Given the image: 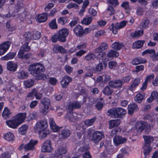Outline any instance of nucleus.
I'll return each instance as SVG.
<instances>
[{"label":"nucleus","instance_id":"1","mask_svg":"<svg viewBox=\"0 0 158 158\" xmlns=\"http://www.w3.org/2000/svg\"><path fill=\"white\" fill-rule=\"evenodd\" d=\"M27 70L31 74L37 78L45 71V69L43 64L38 62L29 65Z\"/></svg>","mask_w":158,"mask_h":158},{"label":"nucleus","instance_id":"2","mask_svg":"<svg viewBox=\"0 0 158 158\" xmlns=\"http://www.w3.org/2000/svg\"><path fill=\"white\" fill-rule=\"evenodd\" d=\"M69 33L68 30L65 28L61 29L59 31L57 34L53 35L51 38L52 41L55 43L58 40L62 42H64L66 40V37Z\"/></svg>","mask_w":158,"mask_h":158},{"label":"nucleus","instance_id":"3","mask_svg":"<svg viewBox=\"0 0 158 158\" xmlns=\"http://www.w3.org/2000/svg\"><path fill=\"white\" fill-rule=\"evenodd\" d=\"M107 112L111 117L118 118L124 115L126 113V111L123 108L117 107L109 110Z\"/></svg>","mask_w":158,"mask_h":158},{"label":"nucleus","instance_id":"4","mask_svg":"<svg viewBox=\"0 0 158 158\" xmlns=\"http://www.w3.org/2000/svg\"><path fill=\"white\" fill-rule=\"evenodd\" d=\"M81 107V105L79 102L77 101H74L70 102L68 106V109L69 111L70 115L69 116V119L70 120L74 122L77 119V117L72 114L71 111L74 109L80 108Z\"/></svg>","mask_w":158,"mask_h":158},{"label":"nucleus","instance_id":"5","mask_svg":"<svg viewBox=\"0 0 158 158\" xmlns=\"http://www.w3.org/2000/svg\"><path fill=\"white\" fill-rule=\"evenodd\" d=\"M135 128L136 130L135 131L136 132L137 130L139 132H142L144 129H146V132L147 133L150 131L151 126L148 124V123L145 122H138L136 123L135 124Z\"/></svg>","mask_w":158,"mask_h":158},{"label":"nucleus","instance_id":"6","mask_svg":"<svg viewBox=\"0 0 158 158\" xmlns=\"http://www.w3.org/2000/svg\"><path fill=\"white\" fill-rule=\"evenodd\" d=\"M127 22L125 21H123L120 23H117L115 24L112 23L109 29L113 31V33L116 34L117 33V30L124 27L126 25Z\"/></svg>","mask_w":158,"mask_h":158},{"label":"nucleus","instance_id":"7","mask_svg":"<svg viewBox=\"0 0 158 158\" xmlns=\"http://www.w3.org/2000/svg\"><path fill=\"white\" fill-rule=\"evenodd\" d=\"M38 142L37 140L31 139L29 143L25 145L21 144L19 146V148H23L26 151L32 150L35 149V146Z\"/></svg>","mask_w":158,"mask_h":158},{"label":"nucleus","instance_id":"8","mask_svg":"<svg viewBox=\"0 0 158 158\" xmlns=\"http://www.w3.org/2000/svg\"><path fill=\"white\" fill-rule=\"evenodd\" d=\"M47 122L45 119L41 120L38 121L35 127L36 131H41L46 130L48 127Z\"/></svg>","mask_w":158,"mask_h":158},{"label":"nucleus","instance_id":"9","mask_svg":"<svg viewBox=\"0 0 158 158\" xmlns=\"http://www.w3.org/2000/svg\"><path fill=\"white\" fill-rule=\"evenodd\" d=\"M104 137V134L103 132L96 131L93 134L91 140L94 143H97Z\"/></svg>","mask_w":158,"mask_h":158},{"label":"nucleus","instance_id":"10","mask_svg":"<svg viewBox=\"0 0 158 158\" xmlns=\"http://www.w3.org/2000/svg\"><path fill=\"white\" fill-rule=\"evenodd\" d=\"M51 143L49 140L45 141L42 146V151L43 152H50L52 149Z\"/></svg>","mask_w":158,"mask_h":158},{"label":"nucleus","instance_id":"11","mask_svg":"<svg viewBox=\"0 0 158 158\" xmlns=\"http://www.w3.org/2000/svg\"><path fill=\"white\" fill-rule=\"evenodd\" d=\"M127 140L126 138H122L119 135H116L113 138L114 143L116 146L126 143Z\"/></svg>","mask_w":158,"mask_h":158},{"label":"nucleus","instance_id":"12","mask_svg":"<svg viewBox=\"0 0 158 158\" xmlns=\"http://www.w3.org/2000/svg\"><path fill=\"white\" fill-rule=\"evenodd\" d=\"M10 43L9 41L4 42L0 45V55L4 54L8 49Z\"/></svg>","mask_w":158,"mask_h":158},{"label":"nucleus","instance_id":"13","mask_svg":"<svg viewBox=\"0 0 158 158\" xmlns=\"http://www.w3.org/2000/svg\"><path fill=\"white\" fill-rule=\"evenodd\" d=\"M123 81L121 80L117 79L114 81H110L109 82V85L112 86L113 88L118 89L120 88L123 85Z\"/></svg>","mask_w":158,"mask_h":158},{"label":"nucleus","instance_id":"14","mask_svg":"<svg viewBox=\"0 0 158 158\" xmlns=\"http://www.w3.org/2000/svg\"><path fill=\"white\" fill-rule=\"evenodd\" d=\"M67 152V149L66 148L61 147L58 148L55 152V155L56 157H62Z\"/></svg>","mask_w":158,"mask_h":158},{"label":"nucleus","instance_id":"15","mask_svg":"<svg viewBox=\"0 0 158 158\" xmlns=\"http://www.w3.org/2000/svg\"><path fill=\"white\" fill-rule=\"evenodd\" d=\"M128 114H132L134 112L138 111L139 108L138 105L135 103L130 104L128 106Z\"/></svg>","mask_w":158,"mask_h":158},{"label":"nucleus","instance_id":"16","mask_svg":"<svg viewBox=\"0 0 158 158\" xmlns=\"http://www.w3.org/2000/svg\"><path fill=\"white\" fill-rule=\"evenodd\" d=\"M7 125L9 127L13 129H16L20 125L19 124L14 118V119L6 121Z\"/></svg>","mask_w":158,"mask_h":158},{"label":"nucleus","instance_id":"17","mask_svg":"<svg viewBox=\"0 0 158 158\" xmlns=\"http://www.w3.org/2000/svg\"><path fill=\"white\" fill-rule=\"evenodd\" d=\"M26 113H20L17 114L14 118L20 125L24 121L26 116Z\"/></svg>","mask_w":158,"mask_h":158},{"label":"nucleus","instance_id":"18","mask_svg":"<svg viewBox=\"0 0 158 158\" xmlns=\"http://www.w3.org/2000/svg\"><path fill=\"white\" fill-rule=\"evenodd\" d=\"M75 34L78 36L81 37L84 33V31L82 27L80 25H77L73 29Z\"/></svg>","mask_w":158,"mask_h":158},{"label":"nucleus","instance_id":"19","mask_svg":"<svg viewBox=\"0 0 158 158\" xmlns=\"http://www.w3.org/2000/svg\"><path fill=\"white\" fill-rule=\"evenodd\" d=\"M72 81V79L68 76H64L61 81V84L63 88L69 85V83Z\"/></svg>","mask_w":158,"mask_h":158},{"label":"nucleus","instance_id":"20","mask_svg":"<svg viewBox=\"0 0 158 158\" xmlns=\"http://www.w3.org/2000/svg\"><path fill=\"white\" fill-rule=\"evenodd\" d=\"M113 92V90L112 86L108 85L105 87L103 89L102 92L106 95L109 96L112 94Z\"/></svg>","mask_w":158,"mask_h":158},{"label":"nucleus","instance_id":"21","mask_svg":"<svg viewBox=\"0 0 158 158\" xmlns=\"http://www.w3.org/2000/svg\"><path fill=\"white\" fill-rule=\"evenodd\" d=\"M119 55L118 52L116 51L111 49L107 52L106 56L108 58L112 59L114 57L118 56Z\"/></svg>","mask_w":158,"mask_h":158},{"label":"nucleus","instance_id":"22","mask_svg":"<svg viewBox=\"0 0 158 158\" xmlns=\"http://www.w3.org/2000/svg\"><path fill=\"white\" fill-rule=\"evenodd\" d=\"M121 121L119 119L111 120L108 123L109 128L112 129L114 127L118 126L121 123Z\"/></svg>","mask_w":158,"mask_h":158},{"label":"nucleus","instance_id":"23","mask_svg":"<svg viewBox=\"0 0 158 158\" xmlns=\"http://www.w3.org/2000/svg\"><path fill=\"white\" fill-rule=\"evenodd\" d=\"M49 123L51 129L54 132H57L59 129V127L56 126L53 118H49Z\"/></svg>","mask_w":158,"mask_h":158},{"label":"nucleus","instance_id":"24","mask_svg":"<svg viewBox=\"0 0 158 158\" xmlns=\"http://www.w3.org/2000/svg\"><path fill=\"white\" fill-rule=\"evenodd\" d=\"M146 61V59H142L140 57H138L133 60L132 63L133 65H136L139 64L145 63Z\"/></svg>","mask_w":158,"mask_h":158},{"label":"nucleus","instance_id":"25","mask_svg":"<svg viewBox=\"0 0 158 158\" xmlns=\"http://www.w3.org/2000/svg\"><path fill=\"white\" fill-rule=\"evenodd\" d=\"M155 99L158 102V92L156 91H153L150 97L147 99V101L150 103Z\"/></svg>","mask_w":158,"mask_h":158},{"label":"nucleus","instance_id":"26","mask_svg":"<svg viewBox=\"0 0 158 158\" xmlns=\"http://www.w3.org/2000/svg\"><path fill=\"white\" fill-rule=\"evenodd\" d=\"M48 16V13H43L38 15L37 17V19L40 23L44 22L47 20Z\"/></svg>","mask_w":158,"mask_h":158},{"label":"nucleus","instance_id":"27","mask_svg":"<svg viewBox=\"0 0 158 158\" xmlns=\"http://www.w3.org/2000/svg\"><path fill=\"white\" fill-rule=\"evenodd\" d=\"M7 67L8 70L9 71H15L17 67V64L13 63L11 61H9L7 63Z\"/></svg>","mask_w":158,"mask_h":158},{"label":"nucleus","instance_id":"28","mask_svg":"<svg viewBox=\"0 0 158 158\" xmlns=\"http://www.w3.org/2000/svg\"><path fill=\"white\" fill-rule=\"evenodd\" d=\"M4 138L5 139L8 141H13L15 139V137L12 132H9L4 135Z\"/></svg>","mask_w":158,"mask_h":158},{"label":"nucleus","instance_id":"29","mask_svg":"<svg viewBox=\"0 0 158 158\" xmlns=\"http://www.w3.org/2000/svg\"><path fill=\"white\" fill-rule=\"evenodd\" d=\"M71 132L69 130L67 129L63 130L61 132L60 135L62 138L65 139L70 136Z\"/></svg>","mask_w":158,"mask_h":158},{"label":"nucleus","instance_id":"30","mask_svg":"<svg viewBox=\"0 0 158 158\" xmlns=\"http://www.w3.org/2000/svg\"><path fill=\"white\" fill-rule=\"evenodd\" d=\"M143 138L145 140V145L150 146V143L153 141V138L149 135L143 136Z\"/></svg>","mask_w":158,"mask_h":158},{"label":"nucleus","instance_id":"31","mask_svg":"<svg viewBox=\"0 0 158 158\" xmlns=\"http://www.w3.org/2000/svg\"><path fill=\"white\" fill-rule=\"evenodd\" d=\"M28 128V126L27 125H23L18 129L19 133L21 135H25L27 132Z\"/></svg>","mask_w":158,"mask_h":158},{"label":"nucleus","instance_id":"32","mask_svg":"<svg viewBox=\"0 0 158 158\" xmlns=\"http://www.w3.org/2000/svg\"><path fill=\"white\" fill-rule=\"evenodd\" d=\"M28 42H26L24 44L21 48L19 52H27L30 50V47L28 46Z\"/></svg>","mask_w":158,"mask_h":158},{"label":"nucleus","instance_id":"33","mask_svg":"<svg viewBox=\"0 0 158 158\" xmlns=\"http://www.w3.org/2000/svg\"><path fill=\"white\" fill-rule=\"evenodd\" d=\"M38 132L39 137L42 139L45 138L48 135L50 134L48 131L46 130L41 131H36Z\"/></svg>","mask_w":158,"mask_h":158},{"label":"nucleus","instance_id":"34","mask_svg":"<svg viewBox=\"0 0 158 158\" xmlns=\"http://www.w3.org/2000/svg\"><path fill=\"white\" fill-rule=\"evenodd\" d=\"M40 102L44 106L50 107L51 106L50 100L47 98H43L41 100Z\"/></svg>","mask_w":158,"mask_h":158},{"label":"nucleus","instance_id":"35","mask_svg":"<svg viewBox=\"0 0 158 158\" xmlns=\"http://www.w3.org/2000/svg\"><path fill=\"white\" fill-rule=\"evenodd\" d=\"M18 77L20 79L26 78L28 77V73L23 71H21L17 73Z\"/></svg>","mask_w":158,"mask_h":158},{"label":"nucleus","instance_id":"36","mask_svg":"<svg viewBox=\"0 0 158 158\" xmlns=\"http://www.w3.org/2000/svg\"><path fill=\"white\" fill-rule=\"evenodd\" d=\"M144 42L143 41H138L134 42L132 45L134 49H138L141 48L143 45Z\"/></svg>","mask_w":158,"mask_h":158},{"label":"nucleus","instance_id":"37","mask_svg":"<svg viewBox=\"0 0 158 158\" xmlns=\"http://www.w3.org/2000/svg\"><path fill=\"white\" fill-rule=\"evenodd\" d=\"M123 46V44L119 42H115L113 43L111 45V48L115 50H119Z\"/></svg>","mask_w":158,"mask_h":158},{"label":"nucleus","instance_id":"38","mask_svg":"<svg viewBox=\"0 0 158 158\" xmlns=\"http://www.w3.org/2000/svg\"><path fill=\"white\" fill-rule=\"evenodd\" d=\"M92 20V18L91 17L86 16L83 19L81 22L82 24L88 25L91 23Z\"/></svg>","mask_w":158,"mask_h":158},{"label":"nucleus","instance_id":"39","mask_svg":"<svg viewBox=\"0 0 158 158\" xmlns=\"http://www.w3.org/2000/svg\"><path fill=\"white\" fill-rule=\"evenodd\" d=\"M96 119V117H94L91 119H86L84 122L85 125L87 127L92 126L95 121Z\"/></svg>","mask_w":158,"mask_h":158},{"label":"nucleus","instance_id":"40","mask_svg":"<svg viewBox=\"0 0 158 158\" xmlns=\"http://www.w3.org/2000/svg\"><path fill=\"white\" fill-rule=\"evenodd\" d=\"M24 52H19L18 56L19 58L27 60L30 58L31 55L30 53H27L24 55Z\"/></svg>","mask_w":158,"mask_h":158},{"label":"nucleus","instance_id":"41","mask_svg":"<svg viewBox=\"0 0 158 158\" xmlns=\"http://www.w3.org/2000/svg\"><path fill=\"white\" fill-rule=\"evenodd\" d=\"M10 113L7 107H5L2 113V116L5 119L9 118Z\"/></svg>","mask_w":158,"mask_h":158},{"label":"nucleus","instance_id":"42","mask_svg":"<svg viewBox=\"0 0 158 158\" xmlns=\"http://www.w3.org/2000/svg\"><path fill=\"white\" fill-rule=\"evenodd\" d=\"M34 84V81L32 79L28 80L24 82V84L27 88H30L33 86Z\"/></svg>","mask_w":158,"mask_h":158},{"label":"nucleus","instance_id":"43","mask_svg":"<svg viewBox=\"0 0 158 158\" xmlns=\"http://www.w3.org/2000/svg\"><path fill=\"white\" fill-rule=\"evenodd\" d=\"M15 7L17 10V12H18L20 9L24 8V5L21 0H18Z\"/></svg>","mask_w":158,"mask_h":158},{"label":"nucleus","instance_id":"44","mask_svg":"<svg viewBox=\"0 0 158 158\" xmlns=\"http://www.w3.org/2000/svg\"><path fill=\"white\" fill-rule=\"evenodd\" d=\"M140 82V79L139 78L135 79L131 86L130 87V89L132 90L134 89L138 85Z\"/></svg>","mask_w":158,"mask_h":158},{"label":"nucleus","instance_id":"45","mask_svg":"<svg viewBox=\"0 0 158 158\" xmlns=\"http://www.w3.org/2000/svg\"><path fill=\"white\" fill-rule=\"evenodd\" d=\"M77 136L79 139L81 137L82 134L83 133L84 130L83 127L81 126H78L77 128Z\"/></svg>","mask_w":158,"mask_h":158},{"label":"nucleus","instance_id":"46","mask_svg":"<svg viewBox=\"0 0 158 158\" xmlns=\"http://www.w3.org/2000/svg\"><path fill=\"white\" fill-rule=\"evenodd\" d=\"M96 58V56L94 53L89 52L85 56V59L87 60H94Z\"/></svg>","mask_w":158,"mask_h":158},{"label":"nucleus","instance_id":"47","mask_svg":"<svg viewBox=\"0 0 158 158\" xmlns=\"http://www.w3.org/2000/svg\"><path fill=\"white\" fill-rule=\"evenodd\" d=\"M144 96L141 94H138L135 97V100L136 102L140 103L144 99Z\"/></svg>","mask_w":158,"mask_h":158},{"label":"nucleus","instance_id":"48","mask_svg":"<svg viewBox=\"0 0 158 158\" xmlns=\"http://www.w3.org/2000/svg\"><path fill=\"white\" fill-rule=\"evenodd\" d=\"M143 30H138L135 31L134 33H131V36L135 37H138L142 36L143 34Z\"/></svg>","mask_w":158,"mask_h":158},{"label":"nucleus","instance_id":"49","mask_svg":"<svg viewBox=\"0 0 158 158\" xmlns=\"http://www.w3.org/2000/svg\"><path fill=\"white\" fill-rule=\"evenodd\" d=\"M16 53L12 52H10L6 56L3 57V60H8L13 59L15 56Z\"/></svg>","mask_w":158,"mask_h":158},{"label":"nucleus","instance_id":"50","mask_svg":"<svg viewBox=\"0 0 158 158\" xmlns=\"http://www.w3.org/2000/svg\"><path fill=\"white\" fill-rule=\"evenodd\" d=\"M68 20V18L66 17H61L57 19L58 23L62 25H64L67 23Z\"/></svg>","mask_w":158,"mask_h":158},{"label":"nucleus","instance_id":"51","mask_svg":"<svg viewBox=\"0 0 158 158\" xmlns=\"http://www.w3.org/2000/svg\"><path fill=\"white\" fill-rule=\"evenodd\" d=\"M121 6L124 8L126 10V12L129 13L130 10L128 2H124L121 5Z\"/></svg>","mask_w":158,"mask_h":158},{"label":"nucleus","instance_id":"52","mask_svg":"<svg viewBox=\"0 0 158 158\" xmlns=\"http://www.w3.org/2000/svg\"><path fill=\"white\" fill-rule=\"evenodd\" d=\"M144 149L143 153L145 156H147L149 154V153L151 151V148L150 146H148L145 145L143 147Z\"/></svg>","mask_w":158,"mask_h":158},{"label":"nucleus","instance_id":"53","mask_svg":"<svg viewBox=\"0 0 158 158\" xmlns=\"http://www.w3.org/2000/svg\"><path fill=\"white\" fill-rule=\"evenodd\" d=\"M56 21V19H54L49 23V26L51 29H56L57 28V26Z\"/></svg>","mask_w":158,"mask_h":158},{"label":"nucleus","instance_id":"54","mask_svg":"<svg viewBox=\"0 0 158 158\" xmlns=\"http://www.w3.org/2000/svg\"><path fill=\"white\" fill-rule=\"evenodd\" d=\"M150 23L149 20L146 19L142 21L140 23V26L143 29H145L148 27Z\"/></svg>","mask_w":158,"mask_h":158},{"label":"nucleus","instance_id":"55","mask_svg":"<svg viewBox=\"0 0 158 158\" xmlns=\"http://www.w3.org/2000/svg\"><path fill=\"white\" fill-rule=\"evenodd\" d=\"M41 33L39 31H34L32 34V39L35 40L39 39L41 37Z\"/></svg>","mask_w":158,"mask_h":158},{"label":"nucleus","instance_id":"56","mask_svg":"<svg viewBox=\"0 0 158 158\" xmlns=\"http://www.w3.org/2000/svg\"><path fill=\"white\" fill-rule=\"evenodd\" d=\"M35 89H33L32 91L29 93L27 96V99L29 100L33 99L34 98V96H35Z\"/></svg>","mask_w":158,"mask_h":158},{"label":"nucleus","instance_id":"57","mask_svg":"<svg viewBox=\"0 0 158 158\" xmlns=\"http://www.w3.org/2000/svg\"><path fill=\"white\" fill-rule=\"evenodd\" d=\"M115 13V11L112 6H108L107 10V14L110 16H111L114 14Z\"/></svg>","mask_w":158,"mask_h":158},{"label":"nucleus","instance_id":"58","mask_svg":"<svg viewBox=\"0 0 158 158\" xmlns=\"http://www.w3.org/2000/svg\"><path fill=\"white\" fill-rule=\"evenodd\" d=\"M44 91L43 89H42L40 92H37L35 89V96L36 98L37 99H40L43 96V91Z\"/></svg>","mask_w":158,"mask_h":158},{"label":"nucleus","instance_id":"59","mask_svg":"<svg viewBox=\"0 0 158 158\" xmlns=\"http://www.w3.org/2000/svg\"><path fill=\"white\" fill-rule=\"evenodd\" d=\"M37 116L38 114L37 113L35 112H33L29 114L28 116V118L30 120L36 119L37 118Z\"/></svg>","mask_w":158,"mask_h":158},{"label":"nucleus","instance_id":"60","mask_svg":"<svg viewBox=\"0 0 158 158\" xmlns=\"http://www.w3.org/2000/svg\"><path fill=\"white\" fill-rule=\"evenodd\" d=\"M24 37L27 40L32 39V34L29 32L25 33L24 35Z\"/></svg>","mask_w":158,"mask_h":158},{"label":"nucleus","instance_id":"61","mask_svg":"<svg viewBox=\"0 0 158 158\" xmlns=\"http://www.w3.org/2000/svg\"><path fill=\"white\" fill-rule=\"evenodd\" d=\"M64 69L66 72L68 74H70L73 70V68L69 65H66Z\"/></svg>","mask_w":158,"mask_h":158},{"label":"nucleus","instance_id":"62","mask_svg":"<svg viewBox=\"0 0 158 158\" xmlns=\"http://www.w3.org/2000/svg\"><path fill=\"white\" fill-rule=\"evenodd\" d=\"M78 5L74 3H70L68 4L67 6V7L68 9H71L72 8H74L75 9H78Z\"/></svg>","mask_w":158,"mask_h":158},{"label":"nucleus","instance_id":"63","mask_svg":"<svg viewBox=\"0 0 158 158\" xmlns=\"http://www.w3.org/2000/svg\"><path fill=\"white\" fill-rule=\"evenodd\" d=\"M155 50L154 49H147L144 52H143L142 53V55L143 56L145 54H152L153 53H155Z\"/></svg>","mask_w":158,"mask_h":158},{"label":"nucleus","instance_id":"64","mask_svg":"<svg viewBox=\"0 0 158 158\" xmlns=\"http://www.w3.org/2000/svg\"><path fill=\"white\" fill-rule=\"evenodd\" d=\"M117 66V63L114 61H111L108 63V66L110 69H113Z\"/></svg>","mask_w":158,"mask_h":158}]
</instances>
